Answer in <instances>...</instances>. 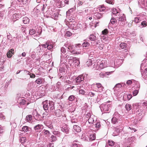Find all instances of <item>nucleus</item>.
Masks as SVG:
<instances>
[{
    "label": "nucleus",
    "mask_w": 147,
    "mask_h": 147,
    "mask_svg": "<svg viewBox=\"0 0 147 147\" xmlns=\"http://www.w3.org/2000/svg\"><path fill=\"white\" fill-rule=\"evenodd\" d=\"M26 101L24 99H23L21 100L20 102V105H24L26 103Z\"/></svg>",
    "instance_id": "a19ab883"
},
{
    "label": "nucleus",
    "mask_w": 147,
    "mask_h": 147,
    "mask_svg": "<svg viewBox=\"0 0 147 147\" xmlns=\"http://www.w3.org/2000/svg\"><path fill=\"white\" fill-rule=\"evenodd\" d=\"M34 128L36 131L40 132L43 129V126L41 124H38L36 125Z\"/></svg>",
    "instance_id": "423d86ee"
},
{
    "label": "nucleus",
    "mask_w": 147,
    "mask_h": 147,
    "mask_svg": "<svg viewBox=\"0 0 147 147\" xmlns=\"http://www.w3.org/2000/svg\"><path fill=\"white\" fill-rule=\"evenodd\" d=\"M0 118L2 119H4L5 118V116L1 113H0Z\"/></svg>",
    "instance_id": "bf43d9fd"
},
{
    "label": "nucleus",
    "mask_w": 147,
    "mask_h": 147,
    "mask_svg": "<svg viewBox=\"0 0 147 147\" xmlns=\"http://www.w3.org/2000/svg\"><path fill=\"white\" fill-rule=\"evenodd\" d=\"M79 92L80 93L82 94H84V91L83 90H79Z\"/></svg>",
    "instance_id": "4d7b16f0"
},
{
    "label": "nucleus",
    "mask_w": 147,
    "mask_h": 147,
    "mask_svg": "<svg viewBox=\"0 0 147 147\" xmlns=\"http://www.w3.org/2000/svg\"><path fill=\"white\" fill-rule=\"evenodd\" d=\"M43 115H44L45 116H47L49 117V114L46 111L43 114Z\"/></svg>",
    "instance_id": "de8ad7c7"
},
{
    "label": "nucleus",
    "mask_w": 147,
    "mask_h": 147,
    "mask_svg": "<svg viewBox=\"0 0 147 147\" xmlns=\"http://www.w3.org/2000/svg\"><path fill=\"white\" fill-rule=\"evenodd\" d=\"M108 144L110 146H112L114 145V142L112 141L109 140Z\"/></svg>",
    "instance_id": "ea45409f"
},
{
    "label": "nucleus",
    "mask_w": 147,
    "mask_h": 147,
    "mask_svg": "<svg viewBox=\"0 0 147 147\" xmlns=\"http://www.w3.org/2000/svg\"><path fill=\"white\" fill-rule=\"evenodd\" d=\"M95 127L97 128H99L100 127V123L97 122L95 125Z\"/></svg>",
    "instance_id": "a18cd8bd"
},
{
    "label": "nucleus",
    "mask_w": 147,
    "mask_h": 147,
    "mask_svg": "<svg viewBox=\"0 0 147 147\" xmlns=\"http://www.w3.org/2000/svg\"><path fill=\"white\" fill-rule=\"evenodd\" d=\"M89 94L91 97H93L95 95V94L92 92H90Z\"/></svg>",
    "instance_id": "052dcab7"
},
{
    "label": "nucleus",
    "mask_w": 147,
    "mask_h": 147,
    "mask_svg": "<svg viewBox=\"0 0 147 147\" xmlns=\"http://www.w3.org/2000/svg\"><path fill=\"white\" fill-rule=\"evenodd\" d=\"M96 136L95 134H92L90 135V139L91 140H95Z\"/></svg>",
    "instance_id": "393cba45"
},
{
    "label": "nucleus",
    "mask_w": 147,
    "mask_h": 147,
    "mask_svg": "<svg viewBox=\"0 0 147 147\" xmlns=\"http://www.w3.org/2000/svg\"><path fill=\"white\" fill-rule=\"evenodd\" d=\"M142 26L143 27H145L147 26V22L146 21H143L141 24Z\"/></svg>",
    "instance_id": "7c9ffc66"
},
{
    "label": "nucleus",
    "mask_w": 147,
    "mask_h": 147,
    "mask_svg": "<svg viewBox=\"0 0 147 147\" xmlns=\"http://www.w3.org/2000/svg\"><path fill=\"white\" fill-rule=\"evenodd\" d=\"M42 132L44 134V135H46L47 136L50 134V132L48 130L45 129H44Z\"/></svg>",
    "instance_id": "b1692460"
},
{
    "label": "nucleus",
    "mask_w": 147,
    "mask_h": 147,
    "mask_svg": "<svg viewBox=\"0 0 147 147\" xmlns=\"http://www.w3.org/2000/svg\"><path fill=\"white\" fill-rule=\"evenodd\" d=\"M22 21L24 24H26L29 23V19L27 17H25L23 18Z\"/></svg>",
    "instance_id": "2eb2a0df"
},
{
    "label": "nucleus",
    "mask_w": 147,
    "mask_h": 147,
    "mask_svg": "<svg viewBox=\"0 0 147 147\" xmlns=\"http://www.w3.org/2000/svg\"><path fill=\"white\" fill-rule=\"evenodd\" d=\"M122 87V85L120 83L117 84L114 87V88H120Z\"/></svg>",
    "instance_id": "79ce46f5"
},
{
    "label": "nucleus",
    "mask_w": 147,
    "mask_h": 147,
    "mask_svg": "<svg viewBox=\"0 0 147 147\" xmlns=\"http://www.w3.org/2000/svg\"><path fill=\"white\" fill-rule=\"evenodd\" d=\"M96 89L98 92H101L103 91L104 87H103L102 84L100 83H97L95 85Z\"/></svg>",
    "instance_id": "39448f33"
},
{
    "label": "nucleus",
    "mask_w": 147,
    "mask_h": 147,
    "mask_svg": "<svg viewBox=\"0 0 147 147\" xmlns=\"http://www.w3.org/2000/svg\"><path fill=\"white\" fill-rule=\"evenodd\" d=\"M30 72L27 70H24L22 72V75L24 76V79H26V78L29 77Z\"/></svg>",
    "instance_id": "f8f14e48"
},
{
    "label": "nucleus",
    "mask_w": 147,
    "mask_h": 147,
    "mask_svg": "<svg viewBox=\"0 0 147 147\" xmlns=\"http://www.w3.org/2000/svg\"><path fill=\"white\" fill-rule=\"evenodd\" d=\"M29 75L30 76V77L32 78H34L35 77V75L33 74H29Z\"/></svg>",
    "instance_id": "864d4df0"
},
{
    "label": "nucleus",
    "mask_w": 147,
    "mask_h": 147,
    "mask_svg": "<svg viewBox=\"0 0 147 147\" xmlns=\"http://www.w3.org/2000/svg\"><path fill=\"white\" fill-rule=\"evenodd\" d=\"M22 129L23 131L25 132H27L28 131V128L27 126H24L22 127Z\"/></svg>",
    "instance_id": "f704fd0d"
},
{
    "label": "nucleus",
    "mask_w": 147,
    "mask_h": 147,
    "mask_svg": "<svg viewBox=\"0 0 147 147\" xmlns=\"http://www.w3.org/2000/svg\"><path fill=\"white\" fill-rule=\"evenodd\" d=\"M20 141L22 143H23L26 141V138L25 137H22L20 138Z\"/></svg>",
    "instance_id": "bb28decb"
},
{
    "label": "nucleus",
    "mask_w": 147,
    "mask_h": 147,
    "mask_svg": "<svg viewBox=\"0 0 147 147\" xmlns=\"http://www.w3.org/2000/svg\"><path fill=\"white\" fill-rule=\"evenodd\" d=\"M61 52L63 53H65L66 51L65 49L63 47L61 48Z\"/></svg>",
    "instance_id": "c03bdc74"
},
{
    "label": "nucleus",
    "mask_w": 147,
    "mask_h": 147,
    "mask_svg": "<svg viewBox=\"0 0 147 147\" xmlns=\"http://www.w3.org/2000/svg\"><path fill=\"white\" fill-rule=\"evenodd\" d=\"M43 107L45 110H48L49 109L51 112H53L55 110L54 104V102L49 101L48 103L47 100L43 102Z\"/></svg>",
    "instance_id": "f257e3e1"
},
{
    "label": "nucleus",
    "mask_w": 147,
    "mask_h": 147,
    "mask_svg": "<svg viewBox=\"0 0 147 147\" xmlns=\"http://www.w3.org/2000/svg\"><path fill=\"white\" fill-rule=\"evenodd\" d=\"M69 63L71 66L76 67L80 64V61L78 59L75 57L73 58V59H69Z\"/></svg>",
    "instance_id": "7ed1b4c3"
},
{
    "label": "nucleus",
    "mask_w": 147,
    "mask_h": 147,
    "mask_svg": "<svg viewBox=\"0 0 147 147\" xmlns=\"http://www.w3.org/2000/svg\"><path fill=\"white\" fill-rule=\"evenodd\" d=\"M132 97V95L131 94H129L127 95V98L129 100H130Z\"/></svg>",
    "instance_id": "13d9d810"
},
{
    "label": "nucleus",
    "mask_w": 147,
    "mask_h": 147,
    "mask_svg": "<svg viewBox=\"0 0 147 147\" xmlns=\"http://www.w3.org/2000/svg\"><path fill=\"white\" fill-rule=\"evenodd\" d=\"M20 17V13H16L13 14V18L12 20L14 21L17 20Z\"/></svg>",
    "instance_id": "9d476101"
},
{
    "label": "nucleus",
    "mask_w": 147,
    "mask_h": 147,
    "mask_svg": "<svg viewBox=\"0 0 147 147\" xmlns=\"http://www.w3.org/2000/svg\"><path fill=\"white\" fill-rule=\"evenodd\" d=\"M132 83V81L131 80H129L127 81L126 84L128 85L131 84Z\"/></svg>",
    "instance_id": "09e8293b"
},
{
    "label": "nucleus",
    "mask_w": 147,
    "mask_h": 147,
    "mask_svg": "<svg viewBox=\"0 0 147 147\" xmlns=\"http://www.w3.org/2000/svg\"><path fill=\"white\" fill-rule=\"evenodd\" d=\"M80 145L76 143L75 141H74L72 144V147H80Z\"/></svg>",
    "instance_id": "c85d7f7f"
},
{
    "label": "nucleus",
    "mask_w": 147,
    "mask_h": 147,
    "mask_svg": "<svg viewBox=\"0 0 147 147\" xmlns=\"http://www.w3.org/2000/svg\"><path fill=\"white\" fill-rule=\"evenodd\" d=\"M82 45L83 47H88L89 45V44L88 42H85Z\"/></svg>",
    "instance_id": "473e14b6"
},
{
    "label": "nucleus",
    "mask_w": 147,
    "mask_h": 147,
    "mask_svg": "<svg viewBox=\"0 0 147 147\" xmlns=\"http://www.w3.org/2000/svg\"><path fill=\"white\" fill-rule=\"evenodd\" d=\"M109 33V31L107 29H105L102 31V33L104 35H106Z\"/></svg>",
    "instance_id": "c756f323"
},
{
    "label": "nucleus",
    "mask_w": 147,
    "mask_h": 147,
    "mask_svg": "<svg viewBox=\"0 0 147 147\" xmlns=\"http://www.w3.org/2000/svg\"><path fill=\"white\" fill-rule=\"evenodd\" d=\"M73 45L71 44L69 45L68 46V48L69 49V51L73 54H76V52H75V51L74 50H73Z\"/></svg>",
    "instance_id": "9b49d317"
},
{
    "label": "nucleus",
    "mask_w": 147,
    "mask_h": 147,
    "mask_svg": "<svg viewBox=\"0 0 147 147\" xmlns=\"http://www.w3.org/2000/svg\"><path fill=\"white\" fill-rule=\"evenodd\" d=\"M116 22V20L114 18H112L111 20V22L112 24H114Z\"/></svg>",
    "instance_id": "72a5a7b5"
},
{
    "label": "nucleus",
    "mask_w": 147,
    "mask_h": 147,
    "mask_svg": "<svg viewBox=\"0 0 147 147\" xmlns=\"http://www.w3.org/2000/svg\"><path fill=\"white\" fill-rule=\"evenodd\" d=\"M82 4V2L80 1H79V2L78 3V5L80 6Z\"/></svg>",
    "instance_id": "69168bd1"
},
{
    "label": "nucleus",
    "mask_w": 147,
    "mask_h": 147,
    "mask_svg": "<svg viewBox=\"0 0 147 147\" xmlns=\"http://www.w3.org/2000/svg\"><path fill=\"white\" fill-rule=\"evenodd\" d=\"M75 99V97L73 95H71L70 96L68 100L70 101H72L74 100Z\"/></svg>",
    "instance_id": "c9c22d12"
},
{
    "label": "nucleus",
    "mask_w": 147,
    "mask_h": 147,
    "mask_svg": "<svg viewBox=\"0 0 147 147\" xmlns=\"http://www.w3.org/2000/svg\"><path fill=\"white\" fill-rule=\"evenodd\" d=\"M92 116L91 115V113H88L86 115V118H89L90 117Z\"/></svg>",
    "instance_id": "49530a36"
},
{
    "label": "nucleus",
    "mask_w": 147,
    "mask_h": 147,
    "mask_svg": "<svg viewBox=\"0 0 147 147\" xmlns=\"http://www.w3.org/2000/svg\"><path fill=\"white\" fill-rule=\"evenodd\" d=\"M32 119V116L31 115H28L26 117V120L27 122H29Z\"/></svg>",
    "instance_id": "412c9836"
},
{
    "label": "nucleus",
    "mask_w": 147,
    "mask_h": 147,
    "mask_svg": "<svg viewBox=\"0 0 147 147\" xmlns=\"http://www.w3.org/2000/svg\"><path fill=\"white\" fill-rule=\"evenodd\" d=\"M51 142H55L57 140L56 136L54 135H52L51 137Z\"/></svg>",
    "instance_id": "cd10ccee"
},
{
    "label": "nucleus",
    "mask_w": 147,
    "mask_h": 147,
    "mask_svg": "<svg viewBox=\"0 0 147 147\" xmlns=\"http://www.w3.org/2000/svg\"><path fill=\"white\" fill-rule=\"evenodd\" d=\"M125 17L123 15L119 18L118 23L120 25H123L125 24Z\"/></svg>",
    "instance_id": "20e7f679"
},
{
    "label": "nucleus",
    "mask_w": 147,
    "mask_h": 147,
    "mask_svg": "<svg viewBox=\"0 0 147 147\" xmlns=\"http://www.w3.org/2000/svg\"><path fill=\"white\" fill-rule=\"evenodd\" d=\"M107 61L105 60H102L100 62V64L98 65L97 64H95L94 65V67H96L95 69L96 70H100L104 69L107 67Z\"/></svg>",
    "instance_id": "f03ea898"
},
{
    "label": "nucleus",
    "mask_w": 147,
    "mask_h": 147,
    "mask_svg": "<svg viewBox=\"0 0 147 147\" xmlns=\"http://www.w3.org/2000/svg\"><path fill=\"white\" fill-rule=\"evenodd\" d=\"M132 23L133 22H129L128 24V26L129 27H131L132 26Z\"/></svg>",
    "instance_id": "e2e57ef3"
},
{
    "label": "nucleus",
    "mask_w": 147,
    "mask_h": 147,
    "mask_svg": "<svg viewBox=\"0 0 147 147\" xmlns=\"http://www.w3.org/2000/svg\"><path fill=\"white\" fill-rule=\"evenodd\" d=\"M72 34L71 32L69 31H66L65 34L66 36L68 37H70L71 36Z\"/></svg>",
    "instance_id": "4c0bfd02"
},
{
    "label": "nucleus",
    "mask_w": 147,
    "mask_h": 147,
    "mask_svg": "<svg viewBox=\"0 0 147 147\" xmlns=\"http://www.w3.org/2000/svg\"><path fill=\"white\" fill-rule=\"evenodd\" d=\"M62 126V127L61 130L67 134L68 133L69 131V129L68 125L65 124H64Z\"/></svg>",
    "instance_id": "6e6552de"
},
{
    "label": "nucleus",
    "mask_w": 147,
    "mask_h": 147,
    "mask_svg": "<svg viewBox=\"0 0 147 147\" xmlns=\"http://www.w3.org/2000/svg\"><path fill=\"white\" fill-rule=\"evenodd\" d=\"M81 45L80 44H75V47H80Z\"/></svg>",
    "instance_id": "0e129e2a"
},
{
    "label": "nucleus",
    "mask_w": 147,
    "mask_h": 147,
    "mask_svg": "<svg viewBox=\"0 0 147 147\" xmlns=\"http://www.w3.org/2000/svg\"><path fill=\"white\" fill-rule=\"evenodd\" d=\"M73 129L76 131L79 132L81 131V128L77 125H74L73 127Z\"/></svg>",
    "instance_id": "ddd939ff"
},
{
    "label": "nucleus",
    "mask_w": 147,
    "mask_h": 147,
    "mask_svg": "<svg viewBox=\"0 0 147 147\" xmlns=\"http://www.w3.org/2000/svg\"><path fill=\"white\" fill-rule=\"evenodd\" d=\"M105 74L104 73H100L99 74V76L100 77H103L105 76Z\"/></svg>",
    "instance_id": "5fc2aeb1"
},
{
    "label": "nucleus",
    "mask_w": 147,
    "mask_h": 147,
    "mask_svg": "<svg viewBox=\"0 0 147 147\" xmlns=\"http://www.w3.org/2000/svg\"><path fill=\"white\" fill-rule=\"evenodd\" d=\"M35 82L37 84H40L42 83L43 79L41 78H38L36 80Z\"/></svg>",
    "instance_id": "4468645a"
},
{
    "label": "nucleus",
    "mask_w": 147,
    "mask_h": 147,
    "mask_svg": "<svg viewBox=\"0 0 147 147\" xmlns=\"http://www.w3.org/2000/svg\"><path fill=\"white\" fill-rule=\"evenodd\" d=\"M18 1L19 2L22 3L23 5L26 4L27 2V0H18Z\"/></svg>",
    "instance_id": "e433bc0d"
},
{
    "label": "nucleus",
    "mask_w": 147,
    "mask_h": 147,
    "mask_svg": "<svg viewBox=\"0 0 147 147\" xmlns=\"http://www.w3.org/2000/svg\"><path fill=\"white\" fill-rule=\"evenodd\" d=\"M84 76L82 75L79 76L76 79L77 84H78L80 82L83 81L84 79Z\"/></svg>",
    "instance_id": "0eeeda50"
},
{
    "label": "nucleus",
    "mask_w": 147,
    "mask_h": 147,
    "mask_svg": "<svg viewBox=\"0 0 147 147\" xmlns=\"http://www.w3.org/2000/svg\"><path fill=\"white\" fill-rule=\"evenodd\" d=\"M98 8L99 11L101 12L104 11L106 9L105 7L103 5L99 6Z\"/></svg>",
    "instance_id": "a211bd4d"
},
{
    "label": "nucleus",
    "mask_w": 147,
    "mask_h": 147,
    "mask_svg": "<svg viewBox=\"0 0 147 147\" xmlns=\"http://www.w3.org/2000/svg\"><path fill=\"white\" fill-rule=\"evenodd\" d=\"M140 18L139 17H136L134 19V21L136 23H138L139 22V20H140Z\"/></svg>",
    "instance_id": "37998d69"
},
{
    "label": "nucleus",
    "mask_w": 147,
    "mask_h": 147,
    "mask_svg": "<svg viewBox=\"0 0 147 147\" xmlns=\"http://www.w3.org/2000/svg\"><path fill=\"white\" fill-rule=\"evenodd\" d=\"M89 38L91 41H95L96 39V36L93 34H91L89 36Z\"/></svg>",
    "instance_id": "dca6fc26"
},
{
    "label": "nucleus",
    "mask_w": 147,
    "mask_h": 147,
    "mask_svg": "<svg viewBox=\"0 0 147 147\" xmlns=\"http://www.w3.org/2000/svg\"><path fill=\"white\" fill-rule=\"evenodd\" d=\"M125 108L127 111H129L131 109V106L129 104H127L125 105Z\"/></svg>",
    "instance_id": "aec40b11"
},
{
    "label": "nucleus",
    "mask_w": 147,
    "mask_h": 147,
    "mask_svg": "<svg viewBox=\"0 0 147 147\" xmlns=\"http://www.w3.org/2000/svg\"><path fill=\"white\" fill-rule=\"evenodd\" d=\"M88 122L90 124L93 123L94 121L93 116H92L91 117H90L88 119Z\"/></svg>",
    "instance_id": "6ab92c4d"
},
{
    "label": "nucleus",
    "mask_w": 147,
    "mask_h": 147,
    "mask_svg": "<svg viewBox=\"0 0 147 147\" xmlns=\"http://www.w3.org/2000/svg\"><path fill=\"white\" fill-rule=\"evenodd\" d=\"M127 47V44L125 43H122L120 45V47L122 49L125 48Z\"/></svg>",
    "instance_id": "5701e85b"
},
{
    "label": "nucleus",
    "mask_w": 147,
    "mask_h": 147,
    "mask_svg": "<svg viewBox=\"0 0 147 147\" xmlns=\"http://www.w3.org/2000/svg\"><path fill=\"white\" fill-rule=\"evenodd\" d=\"M140 87V85H139V87H137V88H136L137 90H134L133 92V94L134 96H136L138 93V90L139 89Z\"/></svg>",
    "instance_id": "4be33fe9"
},
{
    "label": "nucleus",
    "mask_w": 147,
    "mask_h": 147,
    "mask_svg": "<svg viewBox=\"0 0 147 147\" xmlns=\"http://www.w3.org/2000/svg\"><path fill=\"white\" fill-rule=\"evenodd\" d=\"M46 44L47 45V48L48 50H51L53 48V45L49 43L48 42H46Z\"/></svg>",
    "instance_id": "f3484780"
},
{
    "label": "nucleus",
    "mask_w": 147,
    "mask_h": 147,
    "mask_svg": "<svg viewBox=\"0 0 147 147\" xmlns=\"http://www.w3.org/2000/svg\"><path fill=\"white\" fill-rule=\"evenodd\" d=\"M104 47V45H100V46H99V49H100V50H101L102 49H103V47Z\"/></svg>",
    "instance_id": "680f3d73"
},
{
    "label": "nucleus",
    "mask_w": 147,
    "mask_h": 147,
    "mask_svg": "<svg viewBox=\"0 0 147 147\" xmlns=\"http://www.w3.org/2000/svg\"><path fill=\"white\" fill-rule=\"evenodd\" d=\"M129 128L131 130H133V131H132L131 132H135L136 131V130L135 128H131L130 127H129Z\"/></svg>",
    "instance_id": "6e6d98bb"
},
{
    "label": "nucleus",
    "mask_w": 147,
    "mask_h": 147,
    "mask_svg": "<svg viewBox=\"0 0 147 147\" xmlns=\"http://www.w3.org/2000/svg\"><path fill=\"white\" fill-rule=\"evenodd\" d=\"M14 50L13 49H11L9 50L7 54V55L8 58H10L13 55L14 53Z\"/></svg>",
    "instance_id": "1a4fd4ad"
},
{
    "label": "nucleus",
    "mask_w": 147,
    "mask_h": 147,
    "mask_svg": "<svg viewBox=\"0 0 147 147\" xmlns=\"http://www.w3.org/2000/svg\"><path fill=\"white\" fill-rule=\"evenodd\" d=\"M35 33V30L33 29H30L29 31V34L30 35L34 34Z\"/></svg>",
    "instance_id": "58836bf2"
},
{
    "label": "nucleus",
    "mask_w": 147,
    "mask_h": 147,
    "mask_svg": "<svg viewBox=\"0 0 147 147\" xmlns=\"http://www.w3.org/2000/svg\"><path fill=\"white\" fill-rule=\"evenodd\" d=\"M47 147H54V144L49 143Z\"/></svg>",
    "instance_id": "8fccbe9b"
},
{
    "label": "nucleus",
    "mask_w": 147,
    "mask_h": 147,
    "mask_svg": "<svg viewBox=\"0 0 147 147\" xmlns=\"http://www.w3.org/2000/svg\"><path fill=\"white\" fill-rule=\"evenodd\" d=\"M41 45L43 47H44L45 48H47V45L46 44V43L45 44L42 45Z\"/></svg>",
    "instance_id": "774afa93"
},
{
    "label": "nucleus",
    "mask_w": 147,
    "mask_h": 147,
    "mask_svg": "<svg viewBox=\"0 0 147 147\" xmlns=\"http://www.w3.org/2000/svg\"><path fill=\"white\" fill-rule=\"evenodd\" d=\"M112 13L114 15H116L118 13V12L117 11V9H115L113 8L112 9Z\"/></svg>",
    "instance_id": "2f4dec72"
},
{
    "label": "nucleus",
    "mask_w": 147,
    "mask_h": 147,
    "mask_svg": "<svg viewBox=\"0 0 147 147\" xmlns=\"http://www.w3.org/2000/svg\"><path fill=\"white\" fill-rule=\"evenodd\" d=\"M64 2L65 3L68 4L69 2V0H64Z\"/></svg>",
    "instance_id": "338daca9"
},
{
    "label": "nucleus",
    "mask_w": 147,
    "mask_h": 147,
    "mask_svg": "<svg viewBox=\"0 0 147 147\" xmlns=\"http://www.w3.org/2000/svg\"><path fill=\"white\" fill-rule=\"evenodd\" d=\"M118 119L115 117H113L111 120L112 122L114 124H115L117 123L118 121Z\"/></svg>",
    "instance_id": "a878e982"
},
{
    "label": "nucleus",
    "mask_w": 147,
    "mask_h": 147,
    "mask_svg": "<svg viewBox=\"0 0 147 147\" xmlns=\"http://www.w3.org/2000/svg\"><path fill=\"white\" fill-rule=\"evenodd\" d=\"M142 106L144 108L146 107V109L147 108V103L146 102H144L143 103Z\"/></svg>",
    "instance_id": "603ef678"
},
{
    "label": "nucleus",
    "mask_w": 147,
    "mask_h": 147,
    "mask_svg": "<svg viewBox=\"0 0 147 147\" xmlns=\"http://www.w3.org/2000/svg\"><path fill=\"white\" fill-rule=\"evenodd\" d=\"M106 1L107 3H108L109 4H113V2L112 1H110L109 0H106Z\"/></svg>",
    "instance_id": "3c124183"
}]
</instances>
